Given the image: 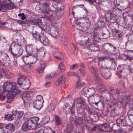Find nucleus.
Instances as JSON below:
<instances>
[{"mask_svg": "<svg viewBox=\"0 0 133 133\" xmlns=\"http://www.w3.org/2000/svg\"><path fill=\"white\" fill-rule=\"evenodd\" d=\"M95 91V89L93 88H85L82 90L81 94L87 97L90 98L92 97Z\"/></svg>", "mask_w": 133, "mask_h": 133, "instance_id": "10", "label": "nucleus"}, {"mask_svg": "<svg viewBox=\"0 0 133 133\" xmlns=\"http://www.w3.org/2000/svg\"><path fill=\"white\" fill-rule=\"evenodd\" d=\"M59 69L61 72H63L65 70V68L63 62H61L59 64Z\"/></svg>", "mask_w": 133, "mask_h": 133, "instance_id": "40", "label": "nucleus"}, {"mask_svg": "<svg viewBox=\"0 0 133 133\" xmlns=\"http://www.w3.org/2000/svg\"><path fill=\"white\" fill-rule=\"evenodd\" d=\"M110 93L111 95L115 97H117L119 94V91L115 89H112L110 90Z\"/></svg>", "mask_w": 133, "mask_h": 133, "instance_id": "29", "label": "nucleus"}, {"mask_svg": "<svg viewBox=\"0 0 133 133\" xmlns=\"http://www.w3.org/2000/svg\"><path fill=\"white\" fill-rule=\"evenodd\" d=\"M79 67V65L77 64H74L71 65L70 67V69L72 70L76 69Z\"/></svg>", "mask_w": 133, "mask_h": 133, "instance_id": "52", "label": "nucleus"}, {"mask_svg": "<svg viewBox=\"0 0 133 133\" xmlns=\"http://www.w3.org/2000/svg\"><path fill=\"white\" fill-rule=\"evenodd\" d=\"M39 120V118L37 117H34L28 119L23 124L22 127V130L26 131L31 129H34L37 127Z\"/></svg>", "mask_w": 133, "mask_h": 133, "instance_id": "2", "label": "nucleus"}, {"mask_svg": "<svg viewBox=\"0 0 133 133\" xmlns=\"http://www.w3.org/2000/svg\"><path fill=\"white\" fill-rule=\"evenodd\" d=\"M9 51L13 56L16 58L21 55L23 52L21 47L19 45L15 46L13 48L10 46Z\"/></svg>", "mask_w": 133, "mask_h": 133, "instance_id": "7", "label": "nucleus"}, {"mask_svg": "<svg viewBox=\"0 0 133 133\" xmlns=\"http://www.w3.org/2000/svg\"><path fill=\"white\" fill-rule=\"evenodd\" d=\"M16 84L15 82L7 81L4 83L3 90L4 92H7L6 95L8 99L7 101L9 100H12L14 97L20 92V91L16 89Z\"/></svg>", "mask_w": 133, "mask_h": 133, "instance_id": "1", "label": "nucleus"}, {"mask_svg": "<svg viewBox=\"0 0 133 133\" xmlns=\"http://www.w3.org/2000/svg\"><path fill=\"white\" fill-rule=\"evenodd\" d=\"M90 71L94 76L96 75V74H98L97 69L93 66L91 67L90 69Z\"/></svg>", "mask_w": 133, "mask_h": 133, "instance_id": "44", "label": "nucleus"}, {"mask_svg": "<svg viewBox=\"0 0 133 133\" xmlns=\"http://www.w3.org/2000/svg\"><path fill=\"white\" fill-rule=\"evenodd\" d=\"M43 102L36 101H33L34 107L38 109H40L43 106Z\"/></svg>", "mask_w": 133, "mask_h": 133, "instance_id": "23", "label": "nucleus"}, {"mask_svg": "<svg viewBox=\"0 0 133 133\" xmlns=\"http://www.w3.org/2000/svg\"><path fill=\"white\" fill-rule=\"evenodd\" d=\"M102 128L104 132H107L110 130L109 125L108 124H104L102 126Z\"/></svg>", "mask_w": 133, "mask_h": 133, "instance_id": "37", "label": "nucleus"}, {"mask_svg": "<svg viewBox=\"0 0 133 133\" xmlns=\"http://www.w3.org/2000/svg\"><path fill=\"white\" fill-rule=\"evenodd\" d=\"M109 58L106 57H99V63H101L102 62L108 59Z\"/></svg>", "mask_w": 133, "mask_h": 133, "instance_id": "60", "label": "nucleus"}, {"mask_svg": "<svg viewBox=\"0 0 133 133\" xmlns=\"http://www.w3.org/2000/svg\"><path fill=\"white\" fill-rule=\"evenodd\" d=\"M17 23L20 24H28V21L27 20L25 21H23L22 20H18L17 21Z\"/></svg>", "mask_w": 133, "mask_h": 133, "instance_id": "56", "label": "nucleus"}, {"mask_svg": "<svg viewBox=\"0 0 133 133\" xmlns=\"http://www.w3.org/2000/svg\"><path fill=\"white\" fill-rule=\"evenodd\" d=\"M55 124L57 125H60L61 124V120L59 117L57 116H56L55 117Z\"/></svg>", "mask_w": 133, "mask_h": 133, "instance_id": "43", "label": "nucleus"}, {"mask_svg": "<svg viewBox=\"0 0 133 133\" xmlns=\"http://www.w3.org/2000/svg\"><path fill=\"white\" fill-rule=\"evenodd\" d=\"M96 89L98 90H99L101 92L105 90V89L104 86L101 83L99 84L96 87Z\"/></svg>", "mask_w": 133, "mask_h": 133, "instance_id": "34", "label": "nucleus"}, {"mask_svg": "<svg viewBox=\"0 0 133 133\" xmlns=\"http://www.w3.org/2000/svg\"><path fill=\"white\" fill-rule=\"evenodd\" d=\"M84 102V100L82 98H75L74 100V102L72 107H74L76 104V107L78 108H79L81 105Z\"/></svg>", "mask_w": 133, "mask_h": 133, "instance_id": "15", "label": "nucleus"}, {"mask_svg": "<svg viewBox=\"0 0 133 133\" xmlns=\"http://www.w3.org/2000/svg\"><path fill=\"white\" fill-rule=\"evenodd\" d=\"M51 2V0H48L44 2L42 5L41 7L42 11L43 10L45 11L46 10L49 8Z\"/></svg>", "mask_w": 133, "mask_h": 133, "instance_id": "19", "label": "nucleus"}, {"mask_svg": "<svg viewBox=\"0 0 133 133\" xmlns=\"http://www.w3.org/2000/svg\"><path fill=\"white\" fill-rule=\"evenodd\" d=\"M79 117L74 121V124L77 126H80L84 122H88L90 120V116H88L84 112L78 114Z\"/></svg>", "mask_w": 133, "mask_h": 133, "instance_id": "5", "label": "nucleus"}, {"mask_svg": "<svg viewBox=\"0 0 133 133\" xmlns=\"http://www.w3.org/2000/svg\"><path fill=\"white\" fill-rule=\"evenodd\" d=\"M122 103L123 104H132L131 102L133 101V100L131 101L130 97L129 96H124L122 98Z\"/></svg>", "mask_w": 133, "mask_h": 133, "instance_id": "21", "label": "nucleus"}, {"mask_svg": "<svg viewBox=\"0 0 133 133\" xmlns=\"http://www.w3.org/2000/svg\"><path fill=\"white\" fill-rule=\"evenodd\" d=\"M67 75L68 76H78L76 72H70L67 73Z\"/></svg>", "mask_w": 133, "mask_h": 133, "instance_id": "59", "label": "nucleus"}, {"mask_svg": "<svg viewBox=\"0 0 133 133\" xmlns=\"http://www.w3.org/2000/svg\"><path fill=\"white\" fill-rule=\"evenodd\" d=\"M103 71L101 72L102 76L105 79H108L111 75V72L105 69Z\"/></svg>", "mask_w": 133, "mask_h": 133, "instance_id": "25", "label": "nucleus"}, {"mask_svg": "<svg viewBox=\"0 0 133 133\" xmlns=\"http://www.w3.org/2000/svg\"><path fill=\"white\" fill-rule=\"evenodd\" d=\"M111 44L110 43H106L103 46V48L105 51H107L110 48Z\"/></svg>", "mask_w": 133, "mask_h": 133, "instance_id": "46", "label": "nucleus"}, {"mask_svg": "<svg viewBox=\"0 0 133 133\" xmlns=\"http://www.w3.org/2000/svg\"><path fill=\"white\" fill-rule=\"evenodd\" d=\"M14 111L16 112V113L14 115L15 118H20L23 116V112L17 110H14Z\"/></svg>", "mask_w": 133, "mask_h": 133, "instance_id": "31", "label": "nucleus"}, {"mask_svg": "<svg viewBox=\"0 0 133 133\" xmlns=\"http://www.w3.org/2000/svg\"><path fill=\"white\" fill-rule=\"evenodd\" d=\"M17 83L20 87L25 89L29 88L31 85L29 79L25 76L22 75L20 76L18 78Z\"/></svg>", "mask_w": 133, "mask_h": 133, "instance_id": "4", "label": "nucleus"}, {"mask_svg": "<svg viewBox=\"0 0 133 133\" xmlns=\"http://www.w3.org/2000/svg\"><path fill=\"white\" fill-rule=\"evenodd\" d=\"M109 61L112 63V65L114 66V67L116 66V63L114 60V58H110L109 60Z\"/></svg>", "mask_w": 133, "mask_h": 133, "instance_id": "57", "label": "nucleus"}, {"mask_svg": "<svg viewBox=\"0 0 133 133\" xmlns=\"http://www.w3.org/2000/svg\"><path fill=\"white\" fill-rule=\"evenodd\" d=\"M125 118V116H121L119 118L117 119L116 122L118 124H121L124 120Z\"/></svg>", "mask_w": 133, "mask_h": 133, "instance_id": "38", "label": "nucleus"}, {"mask_svg": "<svg viewBox=\"0 0 133 133\" xmlns=\"http://www.w3.org/2000/svg\"><path fill=\"white\" fill-rule=\"evenodd\" d=\"M32 94V92L31 91H28L27 92H24L23 95L22 97V98L24 102L26 100L29 99L31 96Z\"/></svg>", "mask_w": 133, "mask_h": 133, "instance_id": "16", "label": "nucleus"}, {"mask_svg": "<svg viewBox=\"0 0 133 133\" xmlns=\"http://www.w3.org/2000/svg\"><path fill=\"white\" fill-rule=\"evenodd\" d=\"M56 75V74L54 73L49 74L46 76V77L49 79H51L54 77Z\"/></svg>", "mask_w": 133, "mask_h": 133, "instance_id": "48", "label": "nucleus"}, {"mask_svg": "<svg viewBox=\"0 0 133 133\" xmlns=\"http://www.w3.org/2000/svg\"><path fill=\"white\" fill-rule=\"evenodd\" d=\"M97 26L94 28V29L97 30L98 28H102L104 26V23L102 21H98L97 22Z\"/></svg>", "mask_w": 133, "mask_h": 133, "instance_id": "42", "label": "nucleus"}, {"mask_svg": "<svg viewBox=\"0 0 133 133\" xmlns=\"http://www.w3.org/2000/svg\"><path fill=\"white\" fill-rule=\"evenodd\" d=\"M128 118L131 123L133 125V115L132 114H129L128 116Z\"/></svg>", "mask_w": 133, "mask_h": 133, "instance_id": "53", "label": "nucleus"}, {"mask_svg": "<svg viewBox=\"0 0 133 133\" xmlns=\"http://www.w3.org/2000/svg\"><path fill=\"white\" fill-rule=\"evenodd\" d=\"M4 77L7 78H9L12 76V74L9 71L3 72Z\"/></svg>", "mask_w": 133, "mask_h": 133, "instance_id": "41", "label": "nucleus"}, {"mask_svg": "<svg viewBox=\"0 0 133 133\" xmlns=\"http://www.w3.org/2000/svg\"><path fill=\"white\" fill-rule=\"evenodd\" d=\"M98 109H97L96 110L89 109L88 112L90 114H93L94 115L97 116L98 115Z\"/></svg>", "mask_w": 133, "mask_h": 133, "instance_id": "39", "label": "nucleus"}, {"mask_svg": "<svg viewBox=\"0 0 133 133\" xmlns=\"http://www.w3.org/2000/svg\"><path fill=\"white\" fill-rule=\"evenodd\" d=\"M110 35V34L109 31L107 29L104 31L102 34L103 38L107 39L108 38Z\"/></svg>", "mask_w": 133, "mask_h": 133, "instance_id": "35", "label": "nucleus"}, {"mask_svg": "<svg viewBox=\"0 0 133 133\" xmlns=\"http://www.w3.org/2000/svg\"><path fill=\"white\" fill-rule=\"evenodd\" d=\"M40 41L44 45H47L49 44V42L48 38L45 37L44 34L42 36Z\"/></svg>", "mask_w": 133, "mask_h": 133, "instance_id": "26", "label": "nucleus"}, {"mask_svg": "<svg viewBox=\"0 0 133 133\" xmlns=\"http://www.w3.org/2000/svg\"><path fill=\"white\" fill-rule=\"evenodd\" d=\"M63 44L64 45H66L68 44V42L67 41L66 38L64 36L62 37L61 39Z\"/></svg>", "mask_w": 133, "mask_h": 133, "instance_id": "49", "label": "nucleus"}, {"mask_svg": "<svg viewBox=\"0 0 133 133\" xmlns=\"http://www.w3.org/2000/svg\"><path fill=\"white\" fill-rule=\"evenodd\" d=\"M84 85V82H81L78 81L76 85V87L77 88H79L83 86Z\"/></svg>", "mask_w": 133, "mask_h": 133, "instance_id": "47", "label": "nucleus"}, {"mask_svg": "<svg viewBox=\"0 0 133 133\" xmlns=\"http://www.w3.org/2000/svg\"><path fill=\"white\" fill-rule=\"evenodd\" d=\"M34 46L32 45H28L26 48V50L28 55H34L35 54L34 53L35 50L34 49Z\"/></svg>", "mask_w": 133, "mask_h": 133, "instance_id": "17", "label": "nucleus"}, {"mask_svg": "<svg viewBox=\"0 0 133 133\" xmlns=\"http://www.w3.org/2000/svg\"><path fill=\"white\" fill-rule=\"evenodd\" d=\"M94 76V79L95 81V82L97 83H101V80H100L98 75L96 74V75Z\"/></svg>", "mask_w": 133, "mask_h": 133, "instance_id": "50", "label": "nucleus"}, {"mask_svg": "<svg viewBox=\"0 0 133 133\" xmlns=\"http://www.w3.org/2000/svg\"><path fill=\"white\" fill-rule=\"evenodd\" d=\"M56 53L57 55H55L54 56V57L56 58L61 59H62L63 58V55L62 54L58 52H57Z\"/></svg>", "mask_w": 133, "mask_h": 133, "instance_id": "45", "label": "nucleus"}, {"mask_svg": "<svg viewBox=\"0 0 133 133\" xmlns=\"http://www.w3.org/2000/svg\"><path fill=\"white\" fill-rule=\"evenodd\" d=\"M12 115L8 114L5 115L4 118L6 120L9 121H11L13 120L15 118L14 115H15V113H16V112L14 110L12 111Z\"/></svg>", "mask_w": 133, "mask_h": 133, "instance_id": "24", "label": "nucleus"}, {"mask_svg": "<svg viewBox=\"0 0 133 133\" xmlns=\"http://www.w3.org/2000/svg\"><path fill=\"white\" fill-rule=\"evenodd\" d=\"M51 35L54 38H57L59 36V34L55 29H54L52 30Z\"/></svg>", "mask_w": 133, "mask_h": 133, "instance_id": "36", "label": "nucleus"}, {"mask_svg": "<svg viewBox=\"0 0 133 133\" xmlns=\"http://www.w3.org/2000/svg\"><path fill=\"white\" fill-rule=\"evenodd\" d=\"M0 53L3 63L6 64L9 61V57L7 55L4 53L0 52Z\"/></svg>", "mask_w": 133, "mask_h": 133, "instance_id": "18", "label": "nucleus"}, {"mask_svg": "<svg viewBox=\"0 0 133 133\" xmlns=\"http://www.w3.org/2000/svg\"><path fill=\"white\" fill-rule=\"evenodd\" d=\"M100 39V37L98 34L97 32L92 31L88 34L87 36L84 37L81 41V44L82 45L86 44L85 43L88 41L94 44V42H98Z\"/></svg>", "mask_w": 133, "mask_h": 133, "instance_id": "3", "label": "nucleus"}, {"mask_svg": "<svg viewBox=\"0 0 133 133\" xmlns=\"http://www.w3.org/2000/svg\"><path fill=\"white\" fill-rule=\"evenodd\" d=\"M39 28H41V30H43L47 32H49L51 30L49 26L46 24H43L42 26L40 25Z\"/></svg>", "mask_w": 133, "mask_h": 133, "instance_id": "28", "label": "nucleus"}, {"mask_svg": "<svg viewBox=\"0 0 133 133\" xmlns=\"http://www.w3.org/2000/svg\"><path fill=\"white\" fill-rule=\"evenodd\" d=\"M46 64L45 62L42 61H41L40 63L41 68H42L43 69H44L46 67Z\"/></svg>", "mask_w": 133, "mask_h": 133, "instance_id": "62", "label": "nucleus"}, {"mask_svg": "<svg viewBox=\"0 0 133 133\" xmlns=\"http://www.w3.org/2000/svg\"><path fill=\"white\" fill-rule=\"evenodd\" d=\"M43 34V33L42 32L38 34L37 33H36L33 35V37L36 40H40Z\"/></svg>", "mask_w": 133, "mask_h": 133, "instance_id": "30", "label": "nucleus"}, {"mask_svg": "<svg viewBox=\"0 0 133 133\" xmlns=\"http://www.w3.org/2000/svg\"><path fill=\"white\" fill-rule=\"evenodd\" d=\"M14 8L13 4L10 0H4L2 4H0V11L4 12Z\"/></svg>", "mask_w": 133, "mask_h": 133, "instance_id": "8", "label": "nucleus"}, {"mask_svg": "<svg viewBox=\"0 0 133 133\" xmlns=\"http://www.w3.org/2000/svg\"><path fill=\"white\" fill-rule=\"evenodd\" d=\"M124 82L123 81H120L119 82V87L122 88H124Z\"/></svg>", "mask_w": 133, "mask_h": 133, "instance_id": "63", "label": "nucleus"}, {"mask_svg": "<svg viewBox=\"0 0 133 133\" xmlns=\"http://www.w3.org/2000/svg\"><path fill=\"white\" fill-rule=\"evenodd\" d=\"M79 108H81L82 110H84L89 108L87 105L83 103L81 105Z\"/></svg>", "mask_w": 133, "mask_h": 133, "instance_id": "58", "label": "nucleus"}, {"mask_svg": "<svg viewBox=\"0 0 133 133\" xmlns=\"http://www.w3.org/2000/svg\"><path fill=\"white\" fill-rule=\"evenodd\" d=\"M65 77L64 75H62L60 77L56 82L55 84L56 86L60 85L62 89H65L66 85L65 84L66 82Z\"/></svg>", "mask_w": 133, "mask_h": 133, "instance_id": "12", "label": "nucleus"}, {"mask_svg": "<svg viewBox=\"0 0 133 133\" xmlns=\"http://www.w3.org/2000/svg\"><path fill=\"white\" fill-rule=\"evenodd\" d=\"M72 107H71L68 103H65L64 107V112L66 114L69 113L71 111V108Z\"/></svg>", "mask_w": 133, "mask_h": 133, "instance_id": "27", "label": "nucleus"}, {"mask_svg": "<svg viewBox=\"0 0 133 133\" xmlns=\"http://www.w3.org/2000/svg\"><path fill=\"white\" fill-rule=\"evenodd\" d=\"M42 12L45 14H47L48 15V16H52L53 17H55L56 16V12L55 11H53L51 10L49 8L45 10L42 11Z\"/></svg>", "mask_w": 133, "mask_h": 133, "instance_id": "20", "label": "nucleus"}, {"mask_svg": "<svg viewBox=\"0 0 133 133\" xmlns=\"http://www.w3.org/2000/svg\"><path fill=\"white\" fill-rule=\"evenodd\" d=\"M85 18V22L82 24L80 22L76 23V27L77 29L83 31H85L90 27L91 23L90 21L88 18Z\"/></svg>", "mask_w": 133, "mask_h": 133, "instance_id": "6", "label": "nucleus"}, {"mask_svg": "<svg viewBox=\"0 0 133 133\" xmlns=\"http://www.w3.org/2000/svg\"><path fill=\"white\" fill-rule=\"evenodd\" d=\"M120 127L118 124H114L112 127V129L116 132L118 133L121 130Z\"/></svg>", "mask_w": 133, "mask_h": 133, "instance_id": "32", "label": "nucleus"}, {"mask_svg": "<svg viewBox=\"0 0 133 133\" xmlns=\"http://www.w3.org/2000/svg\"><path fill=\"white\" fill-rule=\"evenodd\" d=\"M14 129L15 127L14 125L9 123L6 124L5 130H3L2 132L3 133H13Z\"/></svg>", "mask_w": 133, "mask_h": 133, "instance_id": "14", "label": "nucleus"}, {"mask_svg": "<svg viewBox=\"0 0 133 133\" xmlns=\"http://www.w3.org/2000/svg\"><path fill=\"white\" fill-rule=\"evenodd\" d=\"M98 65L99 68L100 69H107V67L103 63H98Z\"/></svg>", "mask_w": 133, "mask_h": 133, "instance_id": "61", "label": "nucleus"}, {"mask_svg": "<svg viewBox=\"0 0 133 133\" xmlns=\"http://www.w3.org/2000/svg\"><path fill=\"white\" fill-rule=\"evenodd\" d=\"M34 101L43 102L44 101L42 96L41 95H38L36 97V99Z\"/></svg>", "mask_w": 133, "mask_h": 133, "instance_id": "51", "label": "nucleus"}, {"mask_svg": "<svg viewBox=\"0 0 133 133\" xmlns=\"http://www.w3.org/2000/svg\"><path fill=\"white\" fill-rule=\"evenodd\" d=\"M125 58L126 60L131 61L133 60V52L131 54H128V55H124Z\"/></svg>", "mask_w": 133, "mask_h": 133, "instance_id": "33", "label": "nucleus"}, {"mask_svg": "<svg viewBox=\"0 0 133 133\" xmlns=\"http://www.w3.org/2000/svg\"><path fill=\"white\" fill-rule=\"evenodd\" d=\"M75 117V116L74 115H71L70 118V123L72 124L74 123V121H75L74 120V118Z\"/></svg>", "mask_w": 133, "mask_h": 133, "instance_id": "64", "label": "nucleus"}, {"mask_svg": "<svg viewBox=\"0 0 133 133\" xmlns=\"http://www.w3.org/2000/svg\"><path fill=\"white\" fill-rule=\"evenodd\" d=\"M115 109H114L110 111V116L111 117H114L117 115V114L115 112Z\"/></svg>", "mask_w": 133, "mask_h": 133, "instance_id": "55", "label": "nucleus"}, {"mask_svg": "<svg viewBox=\"0 0 133 133\" xmlns=\"http://www.w3.org/2000/svg\"><path fill=\"white\" fill-rule=\"evenodd\" d=\"M6 125V124H5L2 123L0 124V129L2 132L3 130H5Z\"/></svg>", "mask_w": 133, "mask_h": 133, "instance_id": "54", "label": "nucleus"}, {"mask_svg": "<svg viewBox=\"0 0 133 133\" xmlns=\"http://www.w3.org/2000/svg\"><path fill=\"white\" fill-rule=\"evenodd\" d=\"M35 55L37 57H39L40 58L43 57L45 54H46V51L43 48L41 47L38 49V48H36Z\"/></svg>", "mask_w": 133, "mask_h": 133, "instance_id": "13", "label": "nucleus"}, {"mask_svg": "<svg viewBox=\"0 0 133 133\" xmlns=\"http://www.w3.org/2000/svg\"><path fill=\"white\" fill-rule=\"evenodd\" d=\"M37 57L35 54L31 55H25L23 56L22 58L24 62H25L28 64H32L36 62L37 60Z\"/></svg>", "mask_w": 133, "mask_h": 133, "instance_id": "9", "label": "nucleus"}, {"mask_svg": "<svg viewBox=\"0 0 133 133\" xmlns=\"http://www.w3.org/2000/svg\"><path fill=\"white\" fill-rule=\"evenodd\" d=\"M41 20L39 19H34L28 21V23L32 25H38L39 27L41 24Z\"/></svg>", "mask_w": 133, "mask_h": 133, "instance_id": "22", "label": "nucleus"}, {"mask_svg": "<svg viewBox=\"0 0 133 133\" xmlns=\"http://www.w3.org/2000/svg\"><path fill=\"white\" fill-rule=\"evenodd\" d=\"M85 43L86 44L82 45H86L88 49H89L91 51H98L99 50V48L98 45L96 44L97 43L94 42V44L88 42Z\"/></svg>", "mask_w": 133, "mask_h": 133, "instance_id": "11", "label": "nucleus"}]
</instances>
